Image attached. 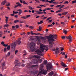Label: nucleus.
Instances as JSON below:
<instances>
[{"mask_svg": "<svg viewBox=\"0 0 76 76\" xmlns=\"http://www.w3.org/2000/svg\"><path fill=\"white\" fill-rule=\"evenodd\" d=\"M23 3L24 4H27V5H28V3H26L25 2V1H23Z\"/></svg>", "mask_w": 76, "mask_h": 76, "instance_id": "nucleus-32", "label": "nucleus"}, {"mask_svg": "<svg viewBox=\"0 0 76 76\" xmlns=\"http://www.w3.org/2000/svg\"><path fill=\"white\" fill-rule=\"evenodd\" d=\"M61 10H58V12H61Z\"/></svg>", "mask_w": 76, "mask_h": 76, "instance_id": "nucleus-64", "label": "nucleus"}, {"mask_svg": "<svg viewBox=\"0 0 76 76\" xmlns=\"http://www.w3.org/2000/svg\"><path fill=\"white\" fill-rule=\"evenodd\" d=\"M69 3V1H66L64 2V4H68Z\"/></svg>", "mask_w": 76, "mask_h": 76, "instance_id": "nucleus-45", "label": "nucleus"}, {"mask_svg": "<svg viewBox=\"0 0 76 76\" xmlns=\"http://www.w3.org/2000/svg\"><path fill=\"white\" fill-rule=\"evenodd\" d=\"M43 69H40L39 71V73L37 75V76H39V74H43V75H46L47 73V70H45L43 72Z\"/></svg>", "mask_w": 76, "mask_h": 76, "instance_id": "nucleus-4", "label": "nucleus"}, {"mask_svg": "<svg viewBox=\"0 0 76 76\" xmlns=\"http://www.w3.org/2000/svg\"><path fill=\"white\" fill-rule=\"evenodd\" d=\"M61 38L62 39H64L65 38H66L69 39V41H72V36H68V37H66L65 36H62Z\"/></svg>", "mask_w": 76, "mask_h": 76, "instance_id": "nucleus-8", "label": "nucleus"}, {"mask_svg": "<svg viewBox=\"0 0 76 76\" xmlns=\"http://www.w3.org/2000/svg\"><path fill=\"white\" fill-rule=\"evenodd\" d=\"M34 48L35 47V43L34 42H31L30 44V48Z\"/></svg>", "mask_w": 76, "mask_h": 76, "instance_id": "nucleus-9", "label": "nucleus"}, {"mask_svg": "<svg viewBox=\"0 0 76 76\" xmlns=\"http://www.w3.org/2000/svg\"><path fill=\"white\" fill-rule=\"evenodd\" d=\"M64 33L65 34H67V30L64 29Z\"/></svg>", "mask_w": 76, "mask_h": 76, "instance_id": "nucleus-28", "label": "nucleus"}, {"mask_svg": "<svg viewBox=\"0 0 76 76\" xmlns=\"http://www.w3.org/2000/svg\"><path fill=\"white\" fill-rule=\"evenodd\" d=\"M61 65L62 67H67V65H66V64H65L63 62H61Z\"/></svg>", "mask_w": 76, "mask_h": 76, "instance_id": "nucleus-15", "label": "nucleus"}, {"mask_svg": "<svg viewBox=\"0 0 76 76\" xmlns=\"http://www.w3.org/2000/svg\"><path fill=\"white\" fill-rule=\"evenodd\" d=\"M6 3V0H4L3 1L1 2V6H4L5 5V4Z\"/></svg>", "mask_w": 76, "mask_h": 76, "instance_id": "nucleus-12", "label": "nucleus"}, {"mask_svg": "<svg viewBox=\"0 0 76 76\" xmlns=\"http://www.w3.org/2000/svg\"><path fill=\"white\" fill-rule=\"evenodd\" d=\"M31 35H38V34H39L38 33H37V34L33 33V31H31Z\"/></svg>", "mask_w": 76, "mask_h": 76, "instance_id": "nucleus-20", "label": "nucleus"}, {"mask_svg": "<svg viewBox=\"0 0 76 76\" xmlns=\"http://www.w3.org/2000/svg\"><path fill=\"white\" fill-rule=\"evenodd\" d=\"M41 28H42V27H41L39 26V29H38L37 30L38 31H41Z\"/></svg>", "mask_w": 76, "mask_h": 76, "instance_id": "nucleus-27", "label": "nucleus"}, {"mask_svg": "<svg viewBox=\"0 0 76 76\" xmlns=\"http://www.w3.org/2000/svg\"><path fill=\"white\" fill-rule=\"evenodd\" d=\"M10 52H9L7 55V56H10Z\"/></svg>", "mask_w": 76, "mask_h": 76, "instance_id": "nucleus-31", "label": "nucleus"}, {"mask_svg": "<svg viewBox=\"0 0 76 76\" xmlns=\"http://www.w3.org/2000/svg\"><path fill=\"white\" fill-rule=\"evenodd\" d=\"M21 18L22 19H26V18L25 16L21 17Z\"/></svg>", "mask_w": 76, "mask_h": 76, "instance_id": "nucleus-37", "label": "nucleus"}, {"mask_svg": "<svg viewBox=\"0 0 76 76\" xmlns=\"http://www.w3.org/2000/svg\"><path fill=\"white\" fill-rule=\"evenodd\" d=\"M10 5V3H8L7 4H6V6H9Z\"/></svg>", "mask_w": 76, "mask_h": 76, "instance_id": "nucleus-33", "label": "nucleus"}, {"mask_svg": "<svg viewBox=\"0 0 76 76\" xmlns=\"http://www.w3.org/2000/svg\"><path fill=\"white\" fill-rule=\"evenodd\" d=\"M64 15H66V14H67V13H68V12H64Z\"/></svg>", "mask_w": 76, "mask_h": 76, "instance_id": "nucleus-59", "label": "nucleus"}, {"mask_svg": "<svg viewBox=\"0 0 76 76\" xmlns=\"http://www.w3.org/2000/svg\"><path fill=\"white\" fill-rule=\"evenodd\" d=\"M43 47H44L45 48H48V45H44L43 44L41 45L40 46V48H43Z\"/></svg>", "mask_w": 76, "mask_h": 76, "instance_id": "nucleus-13", "label": "nucleus"}, {"mask_svg": "<svg viewBox=\"0 0 76 76\" xmlns=\"http://www.w3.org/2000/svg\"><path fill=\"white\" fill-rule=\"evenodd\" d=\"M5 18H6L5 19L6 22H7L9 19V18L7 16H5Z\"/></svg>", "mask_w": 76, "mask_h": 76, "instance_id": "nucleus-26", "label": "nucleus"}, {"mask_svg": "<svg viewBox=\"0 0 76 76\" xmlns=\"http://www.w3.org/2000/svg\"><path fill=\"white\" fill-rule=\"evenodd\" d=\"M22 13V11L21 10H19V15H20V14Z\"/></svg>", "mask_w": 76, "mask_h": 76, "instance_id": "nucleus-30", "label": "nucleus"}, {"mask_svg": "<svg viewBox=\"0 0 76 76\" xmlns=\"http://www.w3.org/2000/svg\"><path fill=\"white\" fill-rule=\"evenodd\" d=\"M39 49H38L35 51V52L37 53V54L38 55H39L40 56H44V52L45 51H47L48 50V48H46V49L43 48H40Z\"/></svg>", "mask_w": 76, "mask_h": 76, "instance_id": "nucleus-2", "label": "nucleus"}, {"mask_svg": "<svg viewBox=\"0 0 76 76\" xmlns=\"http://www.w3.org/2000/svg\"><path fill=\"white\" fill-rule=\"evenodd\" d=\"M60 54H62V55H65V53H64V52H61L60 53Z\"/></svg>", "mask_w": 76, "mask_h": 76, "instance_id": "nucleus-40", "label": "nucleus"}, {"mask_svg": "<svg viewBox=\"0 0 76 76\" xmlns=\"http://www.w3.org/2000/svg\"><path fill=\"white\" fill-rule=\"evenodd\" d=\"M38 72V71H31L30 73L32 74H37Z\"/></svg>", "mask_w": 76, "mask_h": 76, "instance_id": "nucleus-14", "label": "nucleus"}, {"mask_svg": "<svg viewBox=\"0 0 76 76\" xmlns=\"http://www.w3.org/2000/svg\"><path fill=\"white\" fill-rule=\"evenodd\" d=\"M19 27V26L18 25H16L15 26V28H18Z\"/></svg>", "mask_w": 76, "mask_h": 76, "instance_id": "nucleus-46", "label": "nucleus"}, {"mask_svg": "<svg viewBox=\"0 0 76 76\" xmlns=\"http://www.w3.org/2000/svg\"><path fill=\"white\" fill-rule=\"evenodd\" d=\"M17 22H19V20H16L14 21V23H16Z\"/></svg>", "mask_w": 76, "mask_h": 76, "instance_id": "nucleus-29", "label": "nucleus"}, {"mask_svg": "<svg viewBox=\"0 0 76 76\" xmlns=\"http://www.w3.org/2000/svg\"><path fill=\"white\" fill-rule=\"evenodd\" d=\"M38 66V65H32L31 66V67H37Z\"/></svg>", "mask_w": 76, "mask_h": 76, "instance_id": "nucleus-22", "label": "nucleus"}, {"mask_svg": "<svg viewBox=\"0 0 76 76\" xmlns=\"http://www.w3.org/2000/svg\"><path fill=\"white\" fill-rule=\"evenodd\" d=\"M10 45H9L8 46H7V48H10Z\"/></svg>", "mask_w": 76, "mask_h": 76, "instance_id": "nucleus-58", "label": "nucleus"}, {"mask_svg": "<svg viewBox=\"0 0 76 76\" xmlns=\"http://www.w3.org/2000/svg\"><path fill=\"white\" fill-rule=\"evenodd\" d=\"M8 26H9V25H8V24H5L4 25V27H8Z\"/></svg>", "mask_w": 76, "mask_h": 76, "instance_id": "nucleus-38", "label": "nucleus"}, {"mask_svg": "<svg viewBox=\"0 0 76 76\" xmlns=\"http://www.w3.org/2000/svg\"><path fill=\"white\" fill-rule=\"evenodd\" d=\"M64 50V48H61V51H63V50Z\"/></svg>", "mask_w": 76, "mask_h": 76, "instance_id": "nucleus-56", "label": "nucleus"}, {"mask_svg": "<svg viewBox=\"0 0 76 76\" xmlns=\"http://www.w3.org/2000/svg\"><path fill=\"white\" fill-rule=\"evenodd\" d=\"M42 59H41L40 60H39V63H42Z\"/></svg>", "mask_w": 76, "mask_h": 76, "instance_id": "nucleus-49", "label": "nucleus"}, {"mask_svg": "<svg viewBox=\"0 0 76 76\" xmlns=\"http://www.w3.org/2000/svg\"><path fill=\"white\" fill-rule=\"evenodd\" d=\"M25 32H23V33L20 34V35H25Z\"/></svg>", "mask_w": 76, "mask_h": 76, "instance_id": "nucleus-62", "label": "nucleus"}, {"mask_svg": "<svg viewBox=\"0 0 76 76\" xmlns=\"http://www.w3.org/2000/svg\"><path fill=\"white\" fill-rule=\"evenodd\" d=\"M5 66V63L4 62L2 64V70H4V67Z\"/></svg>", "mask_w": 76, "mask_h": 76, "instance_id": "nucleus-18", "label": "nucleus"}, {"mask_svg": "<svg viewBox=\"0 0 76 76\" xmlns=\"http://www.w3.org/2000/svg\"><path fill=\"white\" fill-rule=\"evenodd\" d=\"M26 54H27L26 53H25V54H24L23 55V57H24V56H26Z\"/></svg>", "mask_w": 76, "mask_h": 76, "instance_id": "nucleus-57", "label": "nucleus"}, {"mask_svg": "<svg viewBox=\"0 0 76 76\" xmlns=\"http://www.w3.org/2000/svg\"><path fill=\"white\" fill-rule=\"evenodd\" d=\"M35 37L37 38V39H38V38H39V37H38V36H35Z\"/></svg>", "mask_w": 76, "mask_h": 76, "instance_id": "nucleus-63", "label": "nucleus"}, {"mask_svg": "<svg viewBox=\"0 0 76 76\" xmlns=\"http://www.w3.org/2000/svg\"><path fill=\"white\" fill-rule=\"evenodd\" d=\"M53 24L49 25L48 26V27H52L53 26Z\"/></svg>", "mask_w": 76, "mask_h": 76, "instance_id": "nucleus-36", "label": "nucleus"}, {"mask_svg": "<svg viewBox=\"0 0 76 76\" xmlns=\"http://www.w3.org/2000/svg\"><path fill=\"white\" fill-rule=\"evenodd\" d=\"M38 14H42V13H43V12H38Z\"/></svg>", "mask_w": 76, "mask_h": 76, "instance_id": "nucleus-53", "label": "nucleus"}, {"mask_svg": "<svg viewBox=\"0 0 76 76\" xmlns=\"http://www.w3.org/2000/svg\"><path fill=\"white\" fill-rule=\"evenodd\" d=\"M30 16H31V15H27L26 16V18H29V17H30Z\"/></svg>", "mask_w": 76, "mask_h": 76, "instance_id": "nucleus-48", "label": "nucleus"}, {"mask_svg": "<svg viewBox=\"0 0 76 76\" xmlns=\"http://www.w3.org/2000/svg\"><path fill=\"white\" fill-rule=\"evenodd\" d=\"M69 50H70L71 51H75V48H71L69 49Z\"/></svg>", "mask_w": 76, "mask_h": 76, "instance_id": "nucleus-19", "label": "nucleus"}, {"mask_svg": "<svg viewBox=\"0 0 76 76\" xmlns=\"http://www.w3.org/2000/svg\"><path fill=\"white\" fill-rule=\"evenodd\" d=\"M29 28H31V29H33L34 28V27L32 26H30L29 27Z\"/></svg>", "mask_w": 76, "mask_h": 76, "instance_id": "nucleus-55", "label": "nucleus"}, {"mask_svg": "<svg viewBox=\"0 0 76 76\" xmlns=\"http://www.w3.org/2000/svg\"><path fill=\"white\" fill-rule=\"evenodd\" d=\"M4 7H1V8H0L1 10H3V9Z\"/></svg>", "mask_w": 76, "mask_h": 76, "instance_id": "nucleus-54", "label": "nucleus"}, {"mask_svg": "<svg viewBox=\"0 0 76 76\" xmlns=\"http://www.w3.org/2000/svg\"><path fill=\"white\" fill-rule=\"evenodd\" d=\"M1 44L2 45H4V42H1Z\"/></svg>", "mask_w": 76, "mask_h": 76, "instance_id": "nucleus-51", "label": "nucleus"}, {"mask_svg": "<svg viewBox=\"0 0 76 76\" xmlns=\"http://www.w3.org/2000/svg\"><path fill=\"white\" fill-rule=\"evenodd\" d=\"M64 5H62L61 6V7H59L60 9H61V8H63V7H64Z\"/></svg>", "mask_w": 76, "mask_h": 76, "instance_id": "nucleus-44", "label": "nucleus"}, {"mask_svg": "<svg viewBox=\"0 0 76 76\" xmlns=\"http://www.w3.org/2000/svg\"><path fill=\"white\" fill-rule=\"evenodd\" d=\"M76 3V0H74L72 1V4H73V3Z\"/></svg>", "mask_w": 76, "mask_h": 76, "instance_id": "nucleus-34", "label": "nucleus"}, {"mask_svg": "<svg viewBox=\"0 0 76 76\" xmlns=\"http://www.w3.org/2000/svg\"><path fill=\"white\" fill-rule=\"evenodd\" d=\"M47 64V60H45L43 63L40 65V70L42 69H43L44 68V64L46 65Z\"/></svg>", "mask_w": 76, "mask_h": 76, "instance_id": "nucleus-7", "label": "nucleus"}, {"mask_svg": "<svg viewBox=\"0 0 76 76\" xmlns=\"http://www.w3.org/2000/svg\"><path fill=\"white\" fill-rule=\"evenodd\" d=\"M33 57L34 58H41V57L39 56H38V55H34L33 56Z\"/></svg>", "mask_w": 76, "mask_h": 76, "instance_id": "nucleus-16", "label": "nucleus"}, {"mask_svg": "<svg viewBox=\"0 0 76 76\" xmlns=\"http://www.w3.org/2000/svg\"><path fill=\"white\" fill-rule=\"evenodd\" d=\"M13 13H14V14H15H15H17V13H18V12H15V11H14L13 12Z\"/></svg>", "mask_w": 76, "mask_h": 76, "instance_id": "nucleus-42", "label": "nucleus"}, {"mask_svg": "<svg viewBox=\"0 0 76 76\" xmlns=\"http://www.w3.org/2000/svg\"><path fill=\"white\" fill-rule=\"evenodd\" d=\"M46 37L48 39V41L49 44H50V46H51V47H52L53 44H54L53 42V41H55L54 39H56L57 38V35L56 34H50L49 36H46Z\"/></svg>", "mask_w": 76, "mask_h": 76, "instance_id": "nucleus-1", "label": "nucleus"}, {"mask_svg": "<svg viewBox=\"0 0 76 76\" xmlns=\"http://www.w3.org/2000/svg\"><path fill=\"white\" fill-rule=\"evenodd\" d=\"M51 19V17H49L47 19V20H50V19Z\"/></svg>", "mask_w": 76, "mask_h": 76, "instance_id": "nucleus-50", "label": "nucleus"}, {"mask_svg": "<svg viewBox=\"0 0 76 76\" xmlns=\"http://www.w3.org/2000/svg\"><path fill=\"white\" fill-rule=\"evenodd\" d=\"M49 76H51L54 75V72H51L50 73H48Z\"/></svg>", "mask_w": 76, "mask_h": 76, "instance_id": "nucleus-17", "label": "nucleus"}, {"mask_svg": "<svg viewBox=\"0 0 76 76\" xmlns=\"http://www.w3.org/2000/svg\"><path fill=\"white\" fill-rule=\"evenodd\" d=\"M14 64H16L14 68L16 69V72H18L19 70V62L18 60H16L14 61Z\"/></svg>", "mask_w": 76, "mask_h": 76, "instance_id": "nucleus-3", "label": "nucleus"}, {"mask_svg": "<svg viewBox=\"0 0 76 76\" xmlns=\"http://www.w3.org/2000/svg\"><path fill=\"white\" fill-rule=\"evenodd\" d=\"M73 60V58L69 59H68V61L70 62V61H72V60Z\"/></svg>", "mask_w": 76, "mask_h": 76, "instance_id": "nucleus-39", "label": "nucleus"}, {"mask_svg": "<svg viewBox=\"0 0 76 76\" xmlns=\"http://www.w3.org/2000/svg\"><path fill=\"white\" fill-rule=\"evenodd\" d=\"M46 18H47V17H45L43 18V19L44 20V19H46Z\"/></svg>", "mask_w": 76, "mask_h": 76, "instance_id": "nucleus-60", "label": "nucleus"}, {"mask_svg": "<svg viewBox=\"0 0 76 76\" xmlns=\"http://www.w3.org/2000/svg\"><path fill=\"white\" fill-rule=\"evenodd\" d=\"M3 46H4V47H7V46H8V45H6L5 44H4V45H3Z\"/></svg>", "mask_w": 76, "mask_h": 76, "instance_id": "nucleus-35", "label": "nucleus"}, {"mask_svg": "<svg viewBox=\"0 0 76 76\" xmlns=\"http://www.w3.org/2000/svg\"><path fill=\"white\" fill-rule=\"evenodd\" d=\"M20 1L21 3H23V1L22 0H20Z\"/></svg>", "mask_w": 76, "mask_h": 76, "instance_id": "nucleus-61", "label": "nucleus"}, {"mask_svg": "<svg viewBox=\"0 0 76 76\" xmlns=\"http://www.w3.org/2000/svg\"><path fill=\"white\" fill-rule=\"evenodd\" d=\"M28 8L30 10H34V8H33L32 7L30 6H28Z\"/></svg>", "mask_w": 76, "mask_h": 76, "instance_id": "nucleus-25", "label": "nucleus"}, {"mask_svg": "<svg viewBox=\"0 0 76 76\" xmlns=\"http://www.w3.org/2000/svg\"><path fill=\"white\" fill-rule=\"evenodd\" d=\"M18 44L19 45V39L17 40L16 42H14V43H12L11 45V48H15L16 47L17 44Z\"/></svg>", "mask_w": 76, "mask_h": 76, "instance_id": "nucleus-5", "label": "nucleus"}, {"mask_svg": "<svg viewBox=\"0 0 76 76\" xmlns=\"http://www.w3.org/2000/svg\"><path fill=\"white\" fill-rule=\"evenodd\" d=\"M46 66L48 71L49 70L53 68V66H52V64H51V63L48 64Z\"/></svg>", "mask_w": 76, "mask_h": 76, "instance_id": "nucleus-6", "label": "nucleus"}, {"mask_svg": "<svg viewBox=\"0 0 76 76\" xmlns=\"http://www.w3.org/2000/svg\"><path fill=\"white\" fill-rule=\"evenodd\" d=\"M53 51H55L56 53H59L60 50H59L58 48H56V49H52Z\"/></svg>", "mask_w": 76, "mask_h": 76, "instance_id": "nucleus-10", "label": "nucleus"}, {"mask_svg": "<svg viewBox=\"0 0 76 76\" xmlns=\"http://www.w3.org/2000/svg\"><path fill=\"white\" fill-rule=\"evenodd\" d=\"M40 38V39H41L43 40H45L46 39V37H41Z\"/></svg>", "mask_w": 76, "mask_h": 76, "instance_id": "nucleus-21", "label": "nucleus"}, {"mask_svg": "<svg viewBox=\"0 0 76 76\" xmlns=\"http://www.w3.org/2000/svg\"><path fill=\"white\" fill-rule=\"evenodd\" d=\"M16 4H18V5H15V8H16V7H18V6H19V2L16 3Z\"/></svg>", "mask_w": 76, "mask_h": 76, "instance_id": "nucleus-23", "label": "nucleus"}, {"mask_svg": "<svg viewBox=\"0 0 76 76\" xmlns=\"http://www.w3.org/2000/svg\"><path fill=\"white\" fill-rule=\"evenodd\" d=\"M61 6V5H57L56 6V7H57V8L59 7H60V6Z\"/></svg>", "mask_w": 76, "mask_h": 76, "instance_id": "nucleus-41", "label": "nucleus"}, {"mask_svg": "<svg viewBox=\"0 0 76 76\" xmlns=\"http://www.w3.org/2000/svg\"><path fill=\"white\" fill-rule=\"evenodd\" d=\"M30 49H32L31 50L33 51H36L37 50V49L36 48H30Z\"/></svg>", "mask_w": 76, "mask_h": 76, "instance_id": "nucleus-24", "label": "nucleus"}, {"mask_svg": "<svg viewBox=\"0 0 76 76\" xmlns=\"http://www.w3.org/2000/svg\"><path fill=\"white\" fill-rule=\"evenodd\" d=\"M42 1H43V2H44V1H45V2L46 1L47 2H48L50 3H52V2H53V1H56L55 0H51V1H48V0L45 1V0H42Z\"/></svg>", "mask_w": 76, "mask_h": 76, "instance_id": "nucleus-11", "label": "nucleus"}, {"mask_svg": "<svg viewBox=\"0 0 76 76\" xmlns=\"http://www.w3.org/2000/svg\"><path fill=\"white\" fill-rule=\"evenodd\" d=\"M6 51H7V48H5L4 49V52H6Z\"/></svg>", "mask_w": 76, "mask_h": 76, "instance_id": "nucleus-43", "label": "nucleus"}, {"mask_svg": "<svg viewBox=\"0 0 76 76\" xmlns=\"http://www.w3.org/2000/svg\"><path fill=\"white\" fill-rule=\"evenodd\" d=\"M18 50H16L15 51V54H16V53H18Z\"/></svg>", "mask_w": 76, "mask_h": 76, "instance_id": "nucleus-47", "label": "nucleus"}, {"mask_svg": "<svg viewBox=\"0 0 76 76\" xmlns=\"http://www.w3.org/2000/svg\"><path fill=\"white\" fill-rule=\"evenodd\" d=\"M52 21H53V20H49L48 21V22H49V23H50V22H52Z\"/></svg>", "mask_w": 76, "mask_h": 76, "instance_id": "nucleus-52", "label": "nucleus"}]
</instances>
